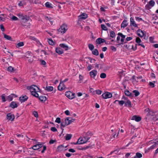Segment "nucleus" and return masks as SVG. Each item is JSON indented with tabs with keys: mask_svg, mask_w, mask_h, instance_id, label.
I'll list each match as a JSON object with an SVG mask.
<instances>
[{
	"mask_svg": "<svg viewBox=\"0 0 158 158\" xmlns=\"http://www.w3.org/2000/svg\"><path fill=\"white\" fill-rule=\"evenodd\" d=\"M48 43L50 45H53L54 44V43L51 39H49L48 40Z\"/></svg>",
	"mask_w": 158,
	"mask_h": 158,
	"instance_id": "c03bdc74",
	"label": "nucleus"
},
{
	"mask_svg": "<svg viewBox=\"0 0 158 158\" xmlns=\"http://www.w3.org/2000/svg\"><path fill=\"white\" fill-rule=\"evenodd\" d=\"M105 40L104 39L99 38L96 40V43L97 44H100L101 43L105 42Z\"/></svg>",
	"mask_w": 158,
	"mask_h": 158,
	"instance_id": "ddd939ff",
	"label": "nucleus"
},
{
	"mask_svg": "<svg viewBox=\"0 0 158 158\" xmlns=\"http://www.w3.org/2000/svg\"><path fill=\"white\" fill-rule=\"evenodd\" d=\"M131 119L132 120H135L136 122H139L141 119V117L136 115H134L132 117Z\"/></svg>",
	"mask_w": 158,
	"mask_h": 158,
	"instance_id": "f8f14e48",
	"label": "nucleus"
},
{
	"mask_svg": "<svg viewBox=\"0 0 158 158\" xmlns=\"http://www.w3.org/2000/svg\"><path fill=\"white\" fill-rule=\"evenodd\" d=\"M51 4L49 2H46L45 4V6L47 7L51 8L52 7L51 6Z\"/></svg>",
	"mask_w": 158,
	"mask_h": 158,
	"instance_id": "e433bc0d",
	"label": "nucleus"
},
{
	"mask_svg": "<svg viewBox=\"0 0 158 158\" xmlns=\"http://www.w3.org/2000/svg\"><path fill=\"white\" fill-rule=\"evenodd\" d=\"M27 89L30 90L32 95L36 98L39 97V94L38 93L40 92V90L37 86L33 85L27 86Z\"/></svg>",
	"mask_w": 158,
	"mask_h": 158,
	"instance_id": "f257e3e1",
	"label": "nucleus"
},
{
	"mask_svg": "<svg viewBox=\"0 0 158 158\" xmlns=\"http://www.w3.org/2000/svg\"><path fill=\"white\" fill-rule=\"evenodd\" d=\"M74 119L70 117H68L65 119V122L67 124V125H69L72 123L74 121Z\"/></svg>",
	"mask_w": 158,
	"mask_h": 158,
	"instance_id": "6e6552de",
	"label": "nucleus"
},
{
	"mask_svg": "<svg viewBox=\"0 0 158 158\" xmlns=\"http://www.w3.org/2000/svg\"><path fill=\"white\" fill-rule=\"evenodd\" d=\"M89 139V137L87 136L84 137L83 138H80L77 143H75V144H81L86 143L88 140Z\"/></svg>",
	"mask_w": 158,
	"mask_h": 158,
	"instance_id": "7ed1b4c3",
	"label": "nucleus"
},
{
	"mask_svg": "<svg viewBox=\"0 0 158 158\" xmlns=\"http://www.w3.org/2000/svg\"><path fill=\"white\" fill-rule=\"evenodd\" d=\"M121 43L120 44H123L124 43H125V40H124V38H121Z\"/></svg>",
	"mask_w": 158,
	"mask_h": 158,
	"instance_id": "69168bd1",
	"label": "nucleus"
},
{
	"mask_svg": "<svg viewBox=\"0 0 158 158\" xmlns=\"http://www.w3.org/2000/svg\"><path fill=\"white\" fill-rule=\"evenodd\" d=\"M36 144H35V145L33 146L32 147V148L34 150H36L38 149V146L37 144V143H36Z\"/></svg>",
	"mask_w": 158,
	"mask_h": 158,
	"instance_id": "a18cd8bd",
	"label": "nucleus"
},
{
	"mask_svg": "<svg viewBox=\"0 0 158 158\" xmlns=\"http://www.w3.org/2000/svg\"><path fill=\"white\" fill-rule=\"evenodd\" d=\"M37 145L38 146V149L41 148L43 145V143H40V142H37L36 143Z\"/></svg>",
	"mask_w": 158,
	"mask_h": 158,
	"instance_id": "a19ab883",
	"label": "nucleus"
},
{
	"mask_svg": "<svg viewBox=\"0 0 158 158\" xmlns=\"http://www.w3.org/2000/svg\"><path fill=\"white\" fill-rule=\"evenodd\" d=\"M72 136V135L70 134H67L66 136H65V139L66 140H69L70 139Z\"/></svg>",
	"mask_w": 158,
	"mask_h": 158,
	"instance_id": "cd10ccee",
	"label": "nucleus"
},
{
	"mask_svg": "<svg viewBox=\"0 0 158 158\" xmlns=\"http://www.w3.org/2000/svg\"><path fill=\"white\" fill-rule=\"evenodd\" d=\"M124 93L125 95L127 96H129L130 97H133L132 94L128 90L125 91Z\"/></svg>",
	"mask_w": 158,
	"mask_h": 158,
	"instance_id": "a211bd4d",
	"label": "nucleus"
},
{
	"mask_svg": "<svg viewBox=\"0 0 158 158\" xmlns=\"http://www.w3.org/2000/svg\"><path fill=\"white\" fill-rule=\"evenodd\" d=\"M66 125L67 124L65 122V123H63V122H62L61 124V126L63 127H65Z\"/></svg>",
	"mask_w": 158,
	"mask_h": 158,
	"instance_id": "338daca9",
	"label": "nucleus"
},
{
	"mask_svg": "<svg viewBox=\"0 0 158 158\" xmlns=\"http://www.w3.org/2000/svg\"><path fill=\"white\" fill-rule=\"evenodd\" d=\"M29 38L31 40H34L37 41V40L36 38H35L34 37L32 36H30L29 37Z\"/></svg>",
	"mask_w": 158,
	"mask_h": 158,
	"instance_id": "bf43d9fd",
	"label": "nucleus"
},
{
	"mask_svg": "<svg viewBox=\"0 0 158 158\" xmlns=\"http://www.w3.org/2000/svg\"><path fill=\"white\" fill-rule=\"evenodd\" d=\"M138 35L141 37L143 36L144 35L146 36L145 34V35L144 31L140 30H138L137 31Z\"/></svg>",
	"mask_w": 158,
	"mask_h": 158,
	"instance_id": "4468645a",
	"label": "nucleus"
},
{
	"mask_svg": "<svg viewBox=\"0 0 158 158\" xmlns=\"http://www.w3.org/2000/svg\"><path fill=\"white\" fill-rule=\"evenodd\" d=\"M66 147L67 146L64 147V146H63L62 145L59 146L57 147L58 151H59L61 152L64 150H65V148H66Z\"/></svg>",
	"mask_w": 158,
	"mask_h": 158,
	"instance_id": "f3484780",
	"label": "nucleus"
},
{
	"mask_svg": "<svg viewBox=\"0 0 158 158\" xmlns=\"http://www.w3.org/2000/svg\"><path fill=\"white\" fill-rule=\"evenodd\" d=\"M38 98L41 101H45L46 100V97L44 96H40V97L39 96Z\"/></svg>",
	"mask_w": 158,
	"mask_h": 158,
	"instance_id": "5701e85b",
	"label": "nucleus"
},
{
	"mask_svg": "<svg viewBox=\"0 0 158 158\" xmlns=\"http://www.w3.org/2000/svg\"><path fill=\"white\" fill-rule=\"evenodd\" d=\"M97 71L95 70H93L89 72L90 75L93 78L97 75Z\"/></svg>",
	"mask_w": 158,
	"mask_h": 158,
	"instance_id": "9d476101",
	"label": "nucleus"
},
{
	"mask_svg": "<svg viewBox=\"0 0 158 158\" xmlns=\"http://www.w3.org/2000/svg\"><path fill=\"white\" fill-rule=\"evenodd\" d=\"M75 94L73 93L70 91L66 92L65 93L66 96L70 99H72L75 98Z\"/></svg>",
	"mask_w": 158,
	"mask_h": 158,
	"instance_id": "20e7f679",
	"label": "nucleus"
},
{
	"mask_svg": "<svg viewBox=\"0 0 158 158\" xmlns=\"http://www.w3.org/2000/svg\"><path fill=\"white\" fill-rule=\"evenodd\" d=\"M102 92L101 90L98 89L95 91V94H96L98 95H100L101 94Z\"/></svg>",
	"mask_w": 158,
	"mask_h": 158,
	"instance_id": "79ce46f5",
	"label": "nucleus"
},
{
	"mask_svg": "<svg viewBox=\"0 0 158 158\" xmlns=\"http://www.w3.org/2000/svg\"><path fill=\"white\" fill-rule=\"evenodd\" d=\"M128 24V23L127 22V21L126 20H124L121 23V27L124 28L125 27L127 26Z\"/></svg>",
	"mask_w": 158,
	"mask_h": 158,
	"instance_id": "dca6fc26",
	"label": "nucleus"
},
{
	"mask_svg": "<svg viewBox=\"0 0 158 158\" xmlns=\"http://www.w3.org/2000/svg\"><path fill=\"white\" fill-rule=\"evenodd\" d=\"M110 48L112 50L114 51H116V48L114 46H111Z\"/></svg>",
	"mask_w": 158,
	"mask_h": 158,
	"instance_id": "0e129e2a",
	"label": "nucleus"
},
{
	"mask_svg": "<svg viewBox=\"0 0 158 158\" xmlns=\"http://www.w3.org/2000/svg\"><path fill=\"white\" fill-rule=\"evenodd\" d=\"M80 17L81 19H85L87 18V16L86 14L83 13L80 15Z\"/></svg>",
	"mask_w": 158,
	"mask_h": 158,
	"instance_id": "c85d7f7f",
	"label": "nucleus"
},
{
	"mask_svg": "<svg viewBox=\"0 0 158 158\" xmlns=\"http://www.w3.org/2000/svg\"><path fill=\"white\" fill-rule=\"evenodd\" d=\"M135 19L136 21L139 22L140 21L142 20V19L141 18H139V17H135Z\"/></svg>",
	"mask_w": 158,
	"mask_h": 158,
	"instance_id": "680f3d73",
	"label": "nucleus"
},
{
	"mask_svg": "<svg viewBox=\"0 0 158 158\" xmlns=\"http://www.w3.org/2000/svg\"><path fill=\"white\" fill-rule=\"evenodd\" d=\"M4 38L7 40L12 41V39L11 36L6 34H4Z\"/></svg>",
	"mask_w": 158,
	"mask_h": 158,
	"instance_id": "412c9836",
	"label": "nucleus"
},
{
	"mask_svg": "<svg viewBox=\"0 0 158 158\" xmlns=\"http://www.w3.org/2000/svg\"><path fill=\"white\" fill-rule=\"evenodd\" d=\"M100 77L102 78H105L106 77V74L104 73H101Z\"/></svg>",
	"mask_w": 158,
	"mask_h": 158,
	"instance_id": "37998d69",
	"label": "nucleus"
},
{
	"mask_svg": "<svg viewBox=\"0 0 158 158\" xmlns=\"http://www.w3.org/2000/svg\"><path fill=\"white\" fill-rule=\"evenodd\" d=\"M135 41L136 43H140V42H141V40H140V39L138 37H137L136 38Z\"/></svg>",
	"mask_w": 158,
	"mask_h": 158,
	"instance_id": "5fc2aeb1",
	"label": "nucleus"
},
{
	"mask_svg": "<svg viewBox=\"0 0 158 158\" xmlns=\"http://www.w3.org/2000/svg\"><path fill=\"white\" fill-rule=\"evenodd\" d=\"M51 130L53 132H55L57 131V129L54 127H52L51 128Z\"/></svg>",
	"mask_w": 158,
	"mask_h": 158,
	"instance_id": "052dcab7",
	"label": "nucleus"
},
{
	"mask_svg": "<svg viewBox=\"0 0 158 158\" xmlns=\"http://www.w3.org/2000/svg\"><path fill=\"white\" fill-rule=\"evenodd\" d=\"M110 36L112 38H114L115 37V33L114 31H110Z\"/></svg>",
	"mask_w": 158,
	"mask_h": 158,
	"instance_id": "72a5a7b5",
	"label": "nucleus"
},
{
	"mask_svg": "<svg viewBox=\"0 0 158 158\" xmlns=\"http://www.w3.org/2000/svg\"><path fill=\"white\" fill-rule=\"evenodd\" d=\"M21 25L24 27L26 26L29 27L30 26V24L29 23H28V20L27 19H25L22 21Z\"/></svg>",
	"mask_w": 158,
	"mask_h": 158,
	"instance_id": "1a4fd4ad",
	"label": "nucleus"
},
{
	"mask_svg": "<svg viewBox=\"0 0 158 158\" xmlns=\"http://www.w3.org/2000/svg\"><path fill=\"white\" fill-rule=\"evenodd\" d=\"M142 157V155L141 153L137 152L136 154V155L134 156V158H140Z\"/></svg>",
	"mask_w": 158,
	"mask_h": 158,
	"instance_id": "b1692460",
	"label": "nucleus"
},
{
	"mask_svg": "<svg viewBox=\"0 0 158 158\" xmlns=\"http://www.w3.org/2000/svg\"><path fill=\"white\" fill-rule=\"evenodd\" d=\"M117 102H118L119 104L121 106H122L125 103L124 102L123 100L119 101L118 100H116L114 102L116 103Z\"/></svg>",
	"mask_w": 158,
	"mask_h": 158,
	"instance_id": "c756f323",
	"label": "nucleus"
},
{
	"mask_svg": "<svg viewBox=\"0 0 158 158\" xmlns=\"http://www.w3.org/2000/svg\"><path fill=\"white\" fill-rule=\"evenodd\" d=\"M10 106L12 108H14L17 107V105L15 102H12L10 103Z\"/></svg>",
	"mask_w": 158,
	"mask_h": 158,
	"instance_id": "4be33fe9",
	"label": "nucleus"
},
{
	"mask_svg": "<svg viewBox=\"0 0 158 158\" xmlns=\"http://www.w3.org/2000/svg\"><path fill=\"white\" fill-rule=\"evenodd\" d=\"M125 106L128 107L131 106V102L129 100H127V102L125 103Z\"/></svg>",
	"mask_w": 158,
	"mask_h": 158,
	"instance_id": "a878e982",
	"label": "nucleus"
},
{
	"mask_svg": "<svg viewBox=\"0 0 158 158\" xmlns=\"http://www.w3.org/2000/svg\"><path fill=\"white\" fill-rule=\"evenodd\" d=\"M45 89L48 92L52 91L53 89V88L52 86H48L45 87Z\"/></svg>",
	"mask_w": 158,
	"mask_h": 158,
	"instance_id": "aec40b11",
	"label": "nucleus"
},
{
	"mask_svg": "<svg viewBox=\"0 0 158 158\" xmlns=\"http://www.w3.org/2000/svg\"><path fill=\"white\" fill-rule=\"evenodd\" d=\"M17 16H19V17L21 19L24 20L25 19V16L23 15L22 14H19L17 15Z\"/></svg>",
	"mask_w": 158,
	"mask_h": 158,
	"instance_id": "2f4dec72",
	"label": "nucleus"
},
{
	"mask_svg": "<svg viewBox=\"0 0 158 158\" xmlns=\"http://www.w3.org/2000/svg\"><path fill=\"white\" fill-rule=\"evenodd\" d=\"M11 19L13 20H14V21L17 20L18 19V18H17V17H16L14 16H13L12 17Z\"/></svg>",
	"mask_w": 158,
	"mask_h": 158,
	"instance_id": "e2e57ef3",
	"label": "nucleus"
},
{
	"mask_svg": "<svg viewBox=\"0 0 158 158\" xmlns=\"http://www.w3.org/2000/svg\"><path fill=\"white\" fill-rule=\"evenodd\" d=\"M130 25L135 27H138L137 24L136 23L134 19L132 17H131L130 19Z\"/></svg>",
	"mask_w": 158,
	"mask_h": 158,
	"instance_id": "423d86ee",
	"label": "nucleus"
},
{
	"mask_svg": "<svg viewBox=\"0 0 158 158\" xmlns=\"http://www.w3.org/2000/svg\"><path fill=\"white\" fill-rule=\"evenodd\" d=\"M92 53L93 55L96 56H98V52L97 49H95L92 51Z\"/></svg>",
	"mask_w": 158,
	"mask_h": 158,
	"instance_id": "7c9ffc66",
	"label": "nucleus"
},
{
	"mask_svg": "<svg viewBox=\"0 0 158 158\" xmlns=\"http://www.w3.org/2000/svg\"><path fill=\"white\" fill-rule=\"evenodd\" d=\"M28 97L26 95L22 96L19 98V100L21 102H23L26 101Z\"/></svg>",
	"mask_w": 158,
	"mask_h": 158,
	"instance_id": "2eb2a0df",
	"label": "nucleus"
},
{
	"mask_svg": "<svg viewBox=\"0 0 158 158\" xmlns=\"http://www.w3.org/2000/svg\"><path fill=\"white\" fill-rule=\"evenodd\" d=\"M7 119L9 120L12 121L14 119V116L11 113H8L7 114Z\"/></svg>",
	"mask_w": 158,
	"mask_h": 158,
	"instance_id": "9b49d317",
	"label": "nucleus"
},
{
	"mask_svg": "<svg viewBox=\"0 0 158 158\" xmlns=\"http://www.w3.org/2000/svg\"><path fill=\"white\" fill-rule=\"evenodd\" d=\"M154 83L152 82H150L149 83V85L151 87L153 88L155 86L154 83H155V81H154Z\"/></svg>",
	"mask_w": 158,
	"mask_h": 158,
	"instance_id": "603ef678",
	"label": "nucleus"
},
{
	"mask_svg": "<svg viewBox=\"0 0 158 158\" xmlns=\"http://www.w3.org/2000/svg\"><path fill=\"white\" fill-rule=\"evenodd\" d=\"M56 141V140H53V139H51L49 141V143L50 144H53Z\"/></svg>",
	"mask_w": 158,
	"mask_h": 158,
	"instance_id": "774afa93",
	"label": "nucleus"
},
{
	"mask_svg": "<svg viewBox=\"0 0 158 158\" xmlns=\"http://www.w3.org/2000/svg\"><path fill=\"white\" fill-rule=\"evenodd\" d=\"M104 99L110 98L112 97L111 93L107 92L103 94L101 96Z\"/></svg>",
	"mask_w": 158,
	"mask_h": 158,
	"instance_id": "39448f33",
	"label": "nucleus"
},
{
	"mask_svg": "<svg viewBox=\"0 0 158 158\" xmlns=\"http://www.w3.org/2000/svg\"><path fill=\"white\" fill-rule=\"evenodd\" d=\"M152 7L150 6L149 4H147L145 6V8L146 9L149 10Z\"/></svg>",
	"mask_w": 158,
	"mask_h": 158,
	"instance_id": "4d7b16f0",
	"label": "nucleus"
},
{
	"mask_svg": "<svg viewBox=\"0 0 158 158\" xmlns=\"http://www.w3.org/2000/svg\"><path fill=\"white\" fill-rule=\"evenodd\" d=\"M12 95H15V94H12L11 95L8 96L7 98V100H8L9 101H12L13 98V97Z\"/></svg>",
	"mask_w": 158,
	"mask_h": 158,
	"instance_id": "473e14b6",
	"label": "nucleus"
},
{
	"mask_svg": "<svg viewBox=\"0 0 158 158\" xmlns=\"http://www.w3.org/2000/svg\"><path fill=\"white\" fill-rule=\"evenodd\" d=\"M1 97L2 98V100L3 102H5L6 101L5 99V97L4 94L2 95Z\"/></svg>",
	"mask_w": 158,
	"mask_h": 158,
	"instance_id": "8fccbe9b",
	"label": "nucleus"
},
{
	"mask_svg": "<svg viewBox=\"0 0 158 158\" xmlns=\"http://www.w3.org/2000/svg\"><path fill=\"white\" fill-rule=\"evenodd\" d=\"M7 70L8 71L10 72H13L15 71L14 68L11 66L8 67Z\"/></svg>",
	"mask_w": 158,
	"mask_h": 158,
	"instance_id": "ea45409f",
	"label": "nucleus"
},
{
	"mask_svg": "<svg viewBox=\"0 0 158 158\" xmlns=\"http://www.w3.org/2000/svg\"><path fill=\"white\" fill-rule=\"evenodd\" d=\"M55 122L58 123H60L61 122L60 118L59 117L57 118L55 120Z\"/></svg>",
	"mask_w": 158,
	"mask_h": 158,
	"instance_id": "3c124183",
	"label": "nucleus"
},
{
	"mask_svg": "<svg viewBox=\"0 0 158 158\" xmlns=\"http://www.w3.org/2000/svg\"><path fill=\"white\" fill-rule=\"evenodd\" d=\"M56 52L59 54H61L63 53V52L62 50L61 49L59 48H57L56 49Z\"/></svg>",
	"mask_w": 158,
	"mask_h": 158,
	"instance_id": "6ab92c4d",
	"label": "nucleus"
},
{
	"mask_svg": "<svg viewBox=\"0 0 158 158\" xmlns=\"http://www.w3.org/2000/svg\"><path fill=\"white\" fill-rule=\"evenodd\" d=\"M89 91L90 92L92 93L93 94H95V91L94 90L93 88H90Z\"/></svg>",
	"mask_w": 158,
	"mask_h": 158,
	"instance_id": "13d9d810",
	"label": "nucleus"
},
{
	"mask_svg": "<svg viewBox=\"0 0 158 158\" xmlns=\"http://www.w3.org/2000/svg\"><path fill=\"white\" fill-rule=\"evenodd\" d=\"M118 35L120 36L122 38H125L126 37V35H124L122 33L119 32L118 34Z\"/></svg>",
	"mask_w": 158,
	"mask_h": 158,
	"instance_id": "49530a36",
	"label": "nucleus"
},
{
	"mask_svg": "<svg viewBox=\"0 0 158 158\" xmlns=\"http://www.w3.org/2000/svg\"><path fill=\"white\" fill-rule=\"evenodd\" d=\"M132 39L131 37H127L126 38V40H125V43H127V41H129Z\"/></svg>",
	"mask_w": 158,
	"mask_h": 158,
	"instance_id": "6e6d98bb",
	"label": "nucleus"
},
{
	"mask_svg": "<svg viewBox=\"0 0 158 158\" xmlns=\"http://www.w3.org/2000/svg\"><path fill=\"white\" fill-rule=\"evenodd\" d=\"M155 3L154 1L152 0L148 2V4H149L152 7L154 6Z\"/></svg>",
	"mask_w": 158,
	"mask_h": 158,
	"instance_id": "f704fd0d",
	"label": "nucleus"
},
{
	"mask_svg": "<svg viewBox=\"0 0 158 158\" xmlns=\"http://www.w3.org/2000/svg\"><path fill=\"white\" fill-rule=\"evenodd\" d=\"M68 27L67 25L65 24H63L60 27V28L58 29V31L59 33L62 34L64 33L68 30Z\"/></svg>",
	"mask_w": 158,
	"mask_h": 158,
	"instance_id": "f03ea898",
	"label": "nucleus"
},
{
	"mask_svg": "<svg viewBox=\"0 0 158 158\" xmlns=\"http://www.w3.org/2000/svg\"><path fill=\"white\" fill-rule=\"evenodd\" d=\"M28 59V61L30 63H31L33 60V59L32 58V55H31V56H30V58Z\"/></svg>",
	"mask_w": 158,
	"mask_h": 158,
	"instance_id": "09e8293b",
	"label": "nucleus"
},
{
	"mask_svg": "<svg viewBox=\"0 0 158 158\" xmlns=\"http://www.w3.org/2000/svg\"><path fill=\"white\" fill-rule=\"evenodd\" d=\"M133 92L134 94L135 97H137L139 94V92L136 90L133 91Z\"/></svg>",
	"mask_w": 158,
	"mask_h": 158,
	"instance_id": "c9c22d12",
	"label": "nucleus"
},
{
	"mask_svg": "<svg viewBox=\"0 0 158 158\" xmlns=\"http://www.w3.org/2000/svg\"><path fill=\"white\" fill-rule=\"evenodd\" d=\"M23 42H21L17 44L16 46L17 48H19L20 47L23 46Z\"/></svg>",
	"mask_w": 158,
	"mask_h": 158,
	"instance_id": "bb28decb",
	"label": "nucleus"
},
{
	"mask_svg": "<svg viewBox=\"0 0 158 158\" xmlns=\"http://www.w3.org/2000/svg\"><path fill=\"white\" fill-rule=\"evenodd\" d=\"M60 47L64 48L65 50H67L68 49V46L67 45H65L64 44H60Z\"/></svg>",
	"mask_w": 158,
	"mask_h": 158,
	"instance_id": "393cba45",
	"label": "nucleus"
},
{
	"mask_svg": "<svg viewBox=\"0 0 158 158\" xmlns=\"http://www.w3.org/2000/svg\"><path fill=\"white\" fill-rule=\"evenodd\" d=\"M142 78V77L141 76H139L138 77H135V76H133L132 77V78L135 80H136V78H137V79H141Z\"/></svg>",
	"mask_w": 158,
	"mask_h": 158,
	"instance_id": "de8ad7c7",
	"label": "nucleus"
},
{
	"mask_svg": "<svg viewBox=\"0 0 158 158\" xmlns=\"http://www.w3.org/2000/svg\"><path fill=\"white\" fill-rule=\"evenodd\" d=\"M88 47L89 49L91 51L94 48V46L91 44H88Z\"/></svg>",
	"mask_w": 158,
	"mask_h": 158,
	"instance_id": "58836bf2",
	"label": "nucleus"
},
{
	"mask_svg": "<svg viewBox=\"0 0 158 158\" xmlns=\"http://www.w3.org/2000/svg\"><path fill=\"white\" fill-rule=\"evenodd\" d=\"M101 28L102 30L105 31H107V28L105 25L101 24Z\"/></svg>",
	"mask_w": 158,
	"mask_h": 158,
	"instance_id": "4c0bfd02",
	"label": "nucleus"
},
{
	"mask_svg": "<svg viewBox=\"0 0 158 158\" xmlns=\"http://www.w3.org/2000/svg\"><path fill=\"white\" fill-rule=\"evenodd\" d=\"M33 114L35 117L37 118L38 117V114L37 111H34L33 112Z\"/></svg>",
	"mask_w": 158,
	"mask_h": 158,
	"instance_id": "864d4df0",
	"label": "nucleus"
},
{
	"mask_svg": "<svg viewBox=\"0 0 158 158\" xmlns=\"http://www.w3.org/2000/svg\"><path fill=\"white\" fill-rule=\"evenodd\" d=\"M66 88V87L63 82L60 81V83L58 87V90L60 91Z\"/></svg>",
	"mask_w": 158,
	"mask_h": 158,
	"instance_id": "0eeeda50",
	"label": "nucleus"
}]
</instances>
